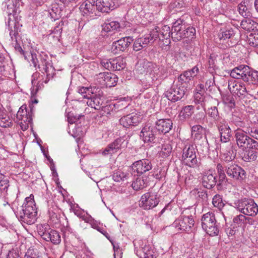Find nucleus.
I'll list each match as a JSON object with an SVG mask.
<instances>
[{
  "label": "nucleus",
  "instance_id": "f257e3e1",
  "mask_svg": "<svg viewBox=\"0 0 258 258\" xmlns=\"http://www.w3.org/2000/svg\"><path fill=\"white\" fill-rule=\"evenodd\" d=\"M37 215V211L33 195L25 198L20 209H18L16 213L20 221L28 225H32L36 222Z\"/></svg>",
  "mask_w": 258,
  "mask_h": 258
},
{
  "label": "nucleus",
  "instance_id": "f03ea898",
  "mask_svg": "<svg viewBox=\"0 0 258 258\" xmlns=\"http://www.w3.org/2000/svg\"><path fill=\"white\" fill-rule=\"evenodd\" d=\"M30 56L31 61L34 67H38L39 71L43 74H46L45 79H43V82L46 84L55 75V69L49 60L48 56L45 54L42 53L38 54L31 52Z\"/></svg>",
  "mask_w": 258,
  "mask_h": 258
},
{
  "label": "nucleus",
  "instance_id": "7ed1b4c3",
  "mask_svg": "<svg viewBox=\"0 0 258 258\" xmlns=\"http://www.w3.org/2000/svg\"><path fill=\"white\" fill-rule=\"evenodd\" d=\"M197 149L195 145L190 143L184 145L182 148V161L187 166L193 168H199L201 163L197 157Z\"/></svg>",
  "mask_w": 258,
  "mask_h": 258
},
{
  "label": "nucleus",
  "instance_id": "20e7f679",
  "mask_svg": "<svg viewBox=\"0 0 258 258\" xmlns=\"http://www.w3.org/2000/svg\"><path fill=\"white\" fill-rule=\"evenodd\" d=\"M232 206L244 215L254 217L258 213V206L251 199L242 198L235 201Z\"/></svg>",
  "mask_w": 258,
  "mask_h": 258
},
{
  "label": "nucleus",
  "instance_id": "39448f33",
  "mask_svg": "<svg viewBox=\"0 0 258 258\" xmlns=\"http://www.w3.org/2000/svg\"><path fill=\"white\" fill-rule=\"evenodd\" d=\"M236 144L242 149H255L258 150V142L249 137L247 132L238 129L234 135Z\"/></svg>",
  "mask_w": 258,
  "mask_h": 258
},
{
  "label": "nucleus",
  "instance_id": "423d86ee",
  "mask_svg": "<svg viewBox=\"0 0 258 258\" xmlns=\"http://www.w3.org/2000/svg\"><path fill=\"white\" fill-rule=\"evenodd\" d=\"M203 229L210 236L217 235L219 233V226L213 212H208L204 214L201 219Z\"/></svg>",
  "mask_w": 258,
  "mask_h": 258
},
{
  "label": "nucleus",
  "instance_id": "0eeeda50",
  "mask_svg": "<svg viewBox=\"0 0 258 258\" xmlns=\"http://www.w3.org/2000/svg\"><path fill=\"white\" fill-rule=\"evenodd\" d=\"M187 91V86L179 83L177 85H173L168 89L164 95L168 99L175 102L180 100Z\"/></svg>",
  "mask_w": 258,
  "mask_h": 258
},
{
  "label": "nucleus",
  "instance_id": "6e6552de",
  "mask_svg": "<svg viewBox=\"0 0 258 258\" xmlns=\"http://www.w3.org/2000/svg\"><path fill=\"white\" fill-rule=\"evenodd\" d=\"M159 202L157 193L148 192L141 197L139 204L144 209L150 210L156 207Z\"/></svg>",
  "mask_w": 258,
  "mask_h": 258
},
{
  "label": "nucleus",
  "instance_id": "1a4fd4ad",
  "mask_svg": "<svg viewBox=\"0 0 258 258\" xmlns=\"http://www.w3.org/2000/svg\"><path fill=\"white\" fill-rule=\"evenodd\" d=\"M158 36L157 31H151L149 34L136 39L133 45L135 51H139L145 47L148 44L153 43L157 40Z\"/></svg>",
  "mask_w": 258,
  "mask_h": 258
},
{
  "label": "nucleus",
  "instance_id": "9d476101",
  "mask_svg": "<svg viewBox=\"0 0 258 258\" xmlns=\"http://www.w3.org/2000/svg\"><path fill=\"white\" fill-rule=\"evenodd\" d=\"M225 172L234 180L241 181L246 178V172L240 166L235 164L225 166Z\"/></svg>",
  "mask_w": 258,
  "mask_h": 258
},
{
  "label": "nucleus",
  "instance_id": "9b49d317",
  "mask_svg": "<svg viewBox=\"0 0 258 258\" xmlns=\"http://www.w3.org/2000/svg\"><path fill=\"white\" fill-rule=\"evenodd\" d=\"M195 221L191 215H181L173 223V226L177 230L189 232L194 226Z\"/></svg>",
  "mask_w": 258,
  "mask_h": 258
},
{
  "label": "nucleus",
  "instance_id": "f8f14e48",
  "mask_svg": "<svg viewBox=\"0 0 258 258\" xmlns=\"http://www.w3.org/2000/svg\"><path fill=\"white\" fill-rule=\"evenodd\" d=\"M219 133L220 134V141L221 143H229V149L232 148V146L230 143V139L232 137L231 129L225 120L224 122H220L216 125Z\"/></svg>",
  "mask_w": 258,
  "mask_h": 258
},
{
  "label": "nucleus",
  "instance_id": "ddd939ff",
  "mask_svg": "<svg viewBox=\"0 0 258 258\" xmlns=\"http://www.w3.org/2000/svg\"><path fill=\"white\" fill-rule=\"evenodd\" d=\"M158 134L154 126L146 124L142 128L140 136L145 143H154Z\"/></svg>",
  "mask_w": 258,
  "mask_h": 258
},
{
  "label": "nucleus",
  "instance_id": "4468645a",
  "mask_svg": "<svg viewBox=\"0 0 258 258\" xmlns=\"http://www.w3.org/2000/svg\"><path fill=\"white\" fill-rule=\"evenodd\" d=\"M17 118L21 120L20 125L23 130H26L29 127V124L32 121L31 113L27 108L26 105H22L17 113Z\"/></svg>",
  "mask_w": 258,
  "mask_h": 258
},
{
  "label": "nucleus",
  "instance_id": "2eb2a0df",
  "mask_svg": "<svg viewBox=\"0 0 258 258\" xmlns=\"http://www.w3.org/2000/svg\"><path fill=\"white\" fill-rule=\"evenodd\" d=\"M186 25L182 18L177 20L172 27L171 37L173 41H177L182 39V33L186 30Z\"/></svg>",
  "mask_w": 258,
  "mask_h": 258
},
{
  "label": "nucleus",
  "instance_id": "dca6fc26",
  "mask_svg": "<svg viewBox=\"0 0 258 258\" xmlns=\"http://www.w3.org/2000/svg\"><path fill=\"white\" fill-rule=\"evenodd\" d=\"M147 67V72H149L153 76V79H162L167 73L166 69L164 67H159L151 62H144L143 67Z\"/></svg>",
  "mask_w": 258,
  "mask_h": 258
},
{
  "label": "nucleus",
  "instance_id": "f3484780",
  "mask_svg": "<svg viewBox=\"0 0 258 258\" xmlns=\"http://www.w3.org/2000/svg\"><path fill=\"white\" fill-rule=\"evenodd\" d=\"M133 37H124L115 42L111 46V51L114 54H117L124 51L133 41Z\"/></svg>",
  "mask_w": 258,
  "mask_h": 258
},
{
  "label": "nucleus",
  "instance_id": "a211bd4d",
  "mask_svg": "<svg viewBox=\"0 0 258 258\" xmlns=\"http://www.w3.org/2000/svg\"><path fill=\"white\" fill-rule=\"evenodd\" d=\"M152 168L151 161L147 159L139 160L133 163L132 169L134 171L139 174H142L149 171Z\"/></svg>",
  "mask_w": 258,
  "mask_h": 258
},
{
  "label": "nucleus",
  "instance_id": "6ab92c4d",
  "mask_svg": "<svg viewBox=\"0 0 258 258\" xmlns=\"http://www.w3.org/2000/svg\"><path fill=\"white\" fill-rule=\"evenodd\" d=\"M95 3V0H87L82 5L84 16L93 18L97 15L98 10Z\"/></svg>",
  "mask_w": 258,
  "mask_h": 258
},
{
  "label": "nucleus",
  "instance_id": "aec40b11",
  "mask_svg": "<svg viewBox=\"0 0 258 258\" xmlns=\"http://www.w3.org/2000/svg\"><path fill=\"white\" fill-rule=\"evenodd\" d=\"M157 31L158 36L157 37V39H159L160 40L164 41L165 40L164 44L168 45L170 42V35H171L172 30H170L169 26L165 25L160 29L158 27H156L151 31Z\"/></svg>",
  "mask_w": 258,
  "mask_h": 258
},
{
  "label": "nucleus",
  "instance_id": "412c9836",
  "mask_svg": "<svg viewBox=\"0 0 258 258\" xmlns=\"http://www.w3.org/2000/svg\"><path fill=\"white\" fill-rule=\"evenodd\" d=\"M135 250L136 254L140 258H155L153 254V250L149 245L142 244L141 247L138 248L136 242H134Z\"/></svg>",
  "mask_w": 258,
  "mask_h": 258
},
{
  "label": "nucleus",
  "instance_id": "4be33fe9",
  "mask_svg": "<svg viewBox=\"0 0 258 258\" xmlns=\"http://www.w3.org/2000/svg\"><path fill=\"white\" fill-rule=\"evenodd\" d=\"M141 117L136 113H131L121 117L119 122L123 127L128 128L131 126L137 125L141 121Z\"/></svg>",
  "mask_w": 258,
  "mask_h": 258
},
{
  "label": "nucleus",
  "instance_id": "5701e85b",
  "mask_svg": "<svg viewBox=\"0 0 258 258\" xmlns=\"http://www.w3.org/2000/svg\"><path fill=\"white\" fill-rule=\"evenodd\" d=\"M172 124V121L170 119H160L156 122L155 127L159 133L166 134L171 130Z\"/></svg>",
  "mask_w": 258,
  "mask_h": 258
},
{
  "label": "nucleus",
  "instance_id": "b1692460",
  "mask_svg": "<svg viewBox=\"0 0 258 258\" xmlns=\"http://www.w3.org/2000/svg\"><path fill=\"white\" fill-rule=\"evenodd\" d=\"M98 12L108 13L114 9V3L111 0H95Z\"/></svg>",
  "mask_w": 258,
  "mask_h": 258
},
{
  "label": "nucleus",
  "instance_id": "393cba45",
  "mask_svg": "<svg viewBox=\"0 0 258 258\" xmlns=\"http://www.w3.org/2000/svg\"><path fill=\"white\" fill-rule=\"evenodd\" d=\"M249 73V68L247 66L240 65L233 69L231 73L230 76L237 79H242Z\"/></svg>",
  "mask_w": 258,
  "mask_h": 258
},
{
  "label": "nucleus",
  "instance_id": "a878e982",
  "mask_svg": "<svg viewBox=\"0 0 258 258\" xmlns=\"http://www.w3.org/2000/svg\"><path fill=\"white\" fill-rule=\"evenodd\" d=\"M98 76L103 79V84L107 87L114 86L118 81L116 75L111 73H101L99 74Z\"/></svg>",
  "mask_w": 258,
  "mask_h": 258
},
{
  "label": "nucleus",
  "instance_id": "bb28decb",
  "mask_svg": "<svg viewBox=\"0 0 258 258\" xmlns=\"http://www.w3.org/2000/svg\"><path fill=\"white\" fill-rule=\"evenodd\" d=\"M217 182V176L210 172L206 173L203 176L202 185L208 189L213 188L216 185Z\"/></svg>",
  "mask_w": 258,
  "mask_h": 258
},
{
  "label": "nucleus",
  "instance_id": "cd10ccee",
  "mask_svg": "<svg viewBox=\"0 0 258 258\" xmlns=\"http://www.w3.org/2000/svg\"><path fill=\"white\" fill-rule=\"evenodd\" d=\"M241 27L244 30L255 33L258 32V23L251 19H244L241 21Z\"/></svg>",
  "mask_w": 258,
  "mask_h": 258
},
{
  "label": "nucleus",
  "instance_id": "c85d7f7f",
  "mask_svg": "<svg viewBox=\"0 0 258 258\" xmlns=\"http://www.w3.org/2000/svg\"><path fill=\"white\" fill-rule=\"evenodd\" d=\"M12 125V121L7 115L5 109L0 104V126L8 127Z\"/></svg>",
  "mask_w": 258,
  "mask_h": 258
},
{
  "label": "nucleus",
  "instance_id": "c756f323",
  "mask_svg": "<svg viewBox=\"0 0 258 258\" xmlns=\"http://www.w3.org/2000/svg\"><path fill=\"white\" fill-rule=\"evenodd\" d=\"M205 112L209 117L213 119L216 125L219 123L220 122H224L225 120L220 115L218 109L216 106H211L208 108L205 111Z\"/></svg>",
  "mask_w": 258,
  "mask_h": 258
},
{
  "label": "nucleus",
  "instance_id": "7c9ffc66",
  "mask_svg": "<svg viewBox=\"0 0 258 258\" xmlns=\"http://www.w3.org/2000/svg\"><path fill=\"white\" fill-rule=\"evenodd\" d=\"M215 150L216 151H220L221 152L223 153L222 156V159L225 162L231 161L233 160L235 158L236 153H234L233 150H229L227 151L226 152H224L225 151L222 147L221 143H217L216 145Z\"/></svg>",
  "mask_w": 258,
  "mask_h": 258
},
{
  "label": "nucleus",
  "instance_id": "2f4dec72",
  "mask_svg": "<svg viewBox=\"0 0 258 258\" xmlns=\"http://www.w3.org/2000/svg\"><path fill=\"white\" fill-rule=\"evenodd\" d=\"M44 240L46 241H51L54 244H58L61 241L60 235L57 231L51 229L49 233L44 235Z\"/></svg>",
  "mask_w": 258,
  "mask_h": 258
},
{
  "label": "nucleus",
  "instance_id": "473e14b6",
  "mask_svg": "<svg viewBox=\"0 0 258 258\" xmlns=\"http://www.w3.org/2000/svg\"><path fill=\"white\" fill-rule=\"evenodd\" d=\"M103 100L99 96L95 95L91 97L87 101L88 106L94 108L95 109L100 110L102 107Z\"/></svg>",
  "mask_w": 258,
  "mask_h": 258
},
{
  "label": "nucleus",
  "instance_id": "72a5a7b5",
  "mask_svg": "<svg viewBox=\"0 0 258 258\" xmlns=\"http://www.w3.org/2000/svg\"><path fill=\"white\" fill-rule=\"evenodd\" d=\"M249 3V2L248 0H243L238 5V11L239 13L245 18H247L251 15L248 9Z\"/></svg>",
  "mask_w": 258,
  "mask_h": 258
},
{
  "label": "nucleus",
  "instance_id": "f704fd0d",
  "mask_svg": "<svg viewBox=\"0 0 258 258\" xmlns=\"http://www.w3.org/2000/svg\"><path fill=\"white\" fill-rule=\"evenodd\" d=\"M9 186V180L3 174H0V198L6 197Z\"/></svg>",
  "mask_w": 258,
  "mask_h": 258
},
{
  "label": "nucleus",
  "instance_id": "c9c22d12",
  "mask_svg": "<svg viewBox=\"0 0 258 258\" xmlns=\"http://www.w3.org/2000/svg\"><path fill=\"white\" fill-rule=\"evenodd\" d=\"M206 128L200 124H196L191 127V134L195 140H200L203 137Z\"/></svg>",
  "mask_w": 258,
  "mask_h": 258
},
{
  "label": "nucleus",
  "instance_id": "e433bc0d",
  "mask_svg": "<svg viewBox=\"0 0 258 258\" xmlns=\"http://www.w3.org/2000/svg\"><path fill=\"white\" fill-rule=\"evenodd\" d=\"M120 27L117 21L105 22L102 25V32H109L113 30H117Z\"/></svg>",
  "mask_w": 258,
  "mask_h": 258
},
{
  "label": "nucleus",
  "instance_id": "4c0bfd02",
  "mask_svg": "<svg viewBox=\"0 0 258 258\" xmlns=\"http://www.w3.org/2000/svg\"><path fill=\"white\" fill-rule=\"evenodd\" d=\"M216 170L218 176V183L221 185L224 182H226L227 179L225 173V166L223 167L221 163L217 164L216 166Z\"/></svg>",
  "mask_w": 258,
  "mask_h": 258
},
{
  "label": "nucleus",
  "instance_id": "58836bf2",
  "mask_svg": "<svg viewBox=\"0 0 258 258\" xmlns=\"http://www.w3.org/2000/svg\"><path fill=\"white\" fill-rule=\"evenodd\" d=\"M194 76L191 75L190 72L188 71H185L183 74H181L178 78L179 83L185 86H191L190 82Z\"/></svg>",
  "mask_w": 258,
  "mask_h": 258
},
{
  "label": "nucleus",
  "instance_id": "ea45409f",
  "mask_svg": "<svg viewBox=\"0 0 258 258\" xmlns=\"http://www.w3.org/2000/svg\"><path fill=\"white\" fill-rule=\"evenodd\" d=\"M112 71H120L125 67L124 59L121 57L113 58Z\"/></svg>",
  "mask_w": 258,
  "mask_h": 258
},
{
  "label": "nucleus",
  "instance_id": "a19ab883",
  "mask_svg": "<svg viewBox=\"0 0 258 258\" xmlns=\"http://www.w3.org/2000/svg\"><path fill=\"white\" fill-rule=\"evenodd\" d=\"M194 108L193 105H187L182 107L180 116L184 119L189 118L194 113Z\"/></svg>",
  "mask_w": 258,
  "mask_h": 258
},
{
  "label": "nucleus",
  "instance_id": "79ce46f5",
  "mask_svg": "<svg viewBox=\"0 0 258 258\" xmlns=\"http://www.w3.org/2000/svg\"><path fill=\"white\" fill-rule=\"evenodd\" d=\"M256 150L255 149H248L242 157L243 160L246 162L255 161L257 157V152Z\"/></svg>",
  "mask_w": 258,
  "mask_h": 258
},
{
  "label": "nucleus",
  "instance_id": "37998d69",
  "mask_svg": "<svg viewBox=\"0 0 258 258\" xmlns=\"http://www.w3.org/2000/svg\"><path fill=\"white\" fill-rule=\"evenodd\" d=\"M61 10L57 5H54L51 9L48 11V16H49L52 21H55L59 19L61 17Z\"/></svg>",
  "mask_w": 258,
  "mask_h": 258
},
{
  "label": "nucleus",
  "instance_id": "c03bdc74",
  "mask_svg": "<svg viewBox=\"0 0 258 258\" xmlns=\"http://www.w3.org/2000/svg\"><path fill=\"white\" fill-rule=\"evenodd\" d=\"M147 179L143 177H138L136 180L132 183V186L134 190H139L146 187L147 185Z\"/></svg>",
  "mask_w": 258,
  "mask_h": 258
},
{
  "label": "nucleus",
  "instance_id": "a18cd8bd",
  "mask_svg": "<svg viewBox=\"0 0 258 258\" xmlns=\"http://www.w3.org/2000/svg\"><path fill=\"white\" fill-rule=\"evenodd\" d=\"M233 89L232 90L231 87L229 85L228 88L230 91H234L236 94L240 96L241 95H244L246 92V87L244 85H242L240 83H237L235 86H233Z\"/></svg>",
  "mask_w": 258,
  "mask_h": 258
},
{
  "label": "nucleus",
  "instance_id": "49530a36",
  "mask_svg": "<svg viewBox=\"0 0 258 258\" xmlns=\"http://www.w3.org/2000/svg\"><path fill=\"white\" fill-rule=\"evenodd\" d=\"M78 92L84 98H87L88 100L89 98H91L93 94V88L92 87H80L78 88Z\"/></svg>",
  "mask_w": 258,
  "mask_h": 258
},
{
  "label": "nucleus",
  "instance_id": "de8ad7c7",
  "mask_svg": "<svg viewBox=\"0 0 258 258\" xmlns=\"http://www.w3.org/2000/svg\"><path fill=\"white\" fill-rule=\"evenodd\" d=\"M247 42L250 46L258 47V32L250 33L247 36Z\"/></svg>",
  "mask_w": 258,
  "mask_h": 258
},
{
  "label": "nucleus",
  "instance_id": "09e8293b",
  "mask_svg": "<svg viewBox=\"0 0 258 258\" xmlns=\"http://www.w3.org/2000/svg\"><path fill=\"white\" fill-rule=\"evenodd\" d=\"M244 78V81L253 84L254 82L258 81V72L251 71L249 68V73H247Z\"/></svg>",
  "mask_w": 258,
  "mask_h": 258
},
{
  "label": "nucleus",
  "instance_id": "8fccbe9b",
  "mask_svg": "<svg viewBox=\"0 0 258 258\" xmlns=\"http://www.w3.org/2000/svg\"><path fill=\"white\" fill-rule=\"evenodd\" d=\"M233 30L232 29L222 30H221L218 33V38L220 41H225L231 38L233 35Z\"/></svg>",
  "mask_w": 258,
  "mask_h": 258
},
{
  "label": "nucleus",
  "instance_id": "3c124183",
  "mask_svg": "<svg viewBox=\"0 0 258 258\" xmlns=\"http://www.w3.org/2000/svg\"><path fill=\"white\" fill-rule=\"evenodd\" d=\"M250 219V218L246 217L244 214H239L233 218V222L235 225L241 226L246 223L247 220L249 221Z\"/></svg>",
  "mask_w": 258,
  "mask_h": 258
},
{
  "label": "nucleus",
  "instance_id": "603ef678",
  "mask_svg": "<svg viewBox=\"0 0 258 258\" xmlns=\"http://www.w3.org/2000/svg\"><path fill=\"white\" fill-rule=\"evenodd\" d=\"M191 192L197 198L202 199L204 201H207L208 200V195L206 190L195 189Z\"/></svg>",
  "mask_w": 258,
  "mask_h": 258
},
{
  "label": "nucleus",
  "instance_id": "864d4df0",
  "mask_svg": "<svg viewBox=\"0 0 258 258\" xmlns=\"http://www.w3.org/2000/svg\"><path fill=\"white\" fill-rule=\"evenodd\" d=\"M196 34V29L192 27H190L187 25L186 27V30L182 35V39L184 38H187L188 39H191L194 38Z\"/></svg>",
  "mask_w": 258,
  "mask_h": 258
},
{
  "label": "nucleus",
  "instance_id": "5fc2aeb1",
  "mask_svg": "<svg viewBox=\"0 0 258 258\" xmlns=\"http://www.w3.org/2000/svg\"><path fill=\"white\" fill-rule=\"evenodd\" d=\"M114 148L117 151L122 148H124L127 146V142L123 138H119L116 139L113 142Z\"/></svg>",
  "mask_w": 258,
  "mask_h": 258
},
{
  "label": "nucleus",
  "instance_id": "6e6d98bb",
  "mask_svg": "<svg viewBox=\"0 0 258 258\" xmlns=\"http://www.w3.org/2000/svg\"><path fill=\"white\" fill-rule=\"evenodd\" d=\"M113 106L112 105H107L105 106L102 105V107L100 109V111L98 114L95 117H101L102 116H105L106 114H110V111L113 109Z\"/></svg>",
  "mask_w": 258,
  "mask_h": 258
},
{
  "label": "nucleus",
  "instance_id": "4d7b16f0",
  "mask_svg": "<svg viewBox=\"0 0 258 258\" xmlns=\"http://www.w3.org/2000/svg\"><path fill=\"white\" fill-rule=\"evenodd\" d=\"M38 232L39 234L43 238L44 240V235L46 233H49L51 230L50 226L48 224L40 225L37 227Z\"/></svg>",
  "mask_w": 258,
  "mask_h": 258
},
{
  "label": "nucleus",
  "instance_id": "13d9d810",
  "mask_svg": "<svg viewBox=\"0 0 258 258\" xmlns=\"http://www.w3.org/2000/svg\"><path fill=\"white\" fill-rule=\"evenodd\" d=\"M194 119L196 123L203 124L207 119L206 112L201 111L197 113L194 115Z\"/></svg>",
  "mask_w": 258,
  "mask_h": 258
},
{
  "label": "nucleus",
  "instance_id": "bf43d9fd",
  "mask_svg": "<svg viewBox=\"0 0 258 258\" xmlns=\"http://www.w3.org/2000/svg\"><path fill=\"white\" fill-rule=\"evenodd\" d=\"M171 145L169 144H163L160 151L161 156L163 157H166L168 156L172 151Z\"/></svg>",
  "mask_w": 258,
  "mask_h": 258
},
{
  "label": "nucleus",
  "instance_id": "052dcab7",
  "mask_svg": "<svg viewBox=\"0 0 258 258\" xmlns=\"http://www.w3.org/2000/svg\"><path fill=\"white\" fill-rule=\"evenodd\" d=\"M231 122L238 127H243L244 123L241 117L235 114H233L231 117Z\"/></svg>",
  "mask_w": 258,
  "mask_h": 258
},
{
  "label": "nucleus",
  "instance_id": "680f3d73",
  "mask_svg": "<svg viewBox=\"0 0 258 258\" xmlns=\"http://www.w3.org/2000/svg\"><path fill=\"white\" fill-rule=\"evenodd\" d=\"M212 204L215 207L221 209L224 206L222 199L219 195H216L212 199Z\"/></svg>",
  "mask_w": 258,
  "mask_h": 258
},
{
  "label": "nucleus",
  "instance_id": "e2e57ef3",
  "mask_svg": "<svg viewBox=\"0 0 258 258\" xmlns=\"http://www.w3.org/2000/svg\"><path fill=\"white\" fill-rule=\"evenodd\" d=\"M126 174L120 171H117L112 175V179L115 181L119 182L121 180H124V179H126Z\"/></svg>",
  "mask_w": 258,
  "mask_h": 258
},
{
  "label": "nucleus",
  "instance_id": "0e129e2a",
  "mask_svg": "<svg viewBox=\"0 0 258 258\" xmlns=\"http://www.w3.org/2000/svg\"><path fill=\"white\" fill-rule=\"evenodd\" d=\"M223 102L229 108H233L235 107V102L233 98L230 96H225L223 97Z\"/></svg>",
  "mask_w": 258,
  "mask_h": 258
},
{
  "label": "nucleus",
  "instance_id": "69168bd1",
  "mask_svg": "<svg viewBox=\"0 0 258 258\" xmlns=\"http://www.w3.org/2000/svg\"><path fill=\"white\" fill-rule=\"evenodd\" d=\"M113 60V58L103 59L101 60L100 63L101 66L106 69L112 71Z\"/></svg>",
  "mask_w": 258,
  "mask_h": 258
},
{
  "label": "nucleus",
  "instance_id": "338daca9",
  "mask_svg": "<svg viewBox=\"0 0 258 258\" xmlns=\"http://www.w3.org/2000/svg\"><path fill=\"white\" fill-rule=\"evenodd\" d=\"M25 257L27 258H41L39 255L37 249L33 248H29L26 253Z\"/></svg>",
  "mask_w": 258,
  "mask_h": 258
},
{
  "label": "nucleus",
  "instance_id": "774afa93",
  "mask_svg": "<svg viewBox=\"0 0 258 258\" xmlns=\"http://www.w3.org/2000/svg\"><path fill=\"white\" fill-rule=\"evenodd\" d=\"M246 131L247 132V134L252 139L254 138L256 140H258V128L253 127H248L247 128Z\"/></svg>",
  "mask_w": 258,
  "mask_h": 258
}]
</instances>
